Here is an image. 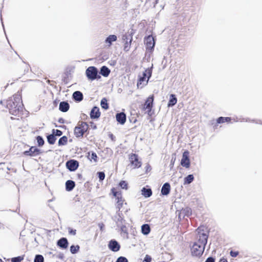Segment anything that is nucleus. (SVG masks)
I'll use <instances>...</instances> for the list:
<instances>
[{
  "label": "nucleus",
  "instance_id": "obj_1",
  "mask_svg": "<svg viewBox=\"0 0 262 262\" xmlns=\"http://www.w3.org/2000/svg\"><path fill=\"white\" fill-rule=\"evenodd\" d=\"M198 232L197 242L194 243L191 249L192 255L195 256H200L203 254L208 238L206 233Z\"/></svg>",
  "mask_w": 262,
  "mask_h": 262
},
{
  "label": "nucleus",
  "instance_id": "obj_2",
  "mask_svg": "<svg viewBox=\"0 0 262 262\" xmlns=\"http://www.w3.org/2000/svg\"><path fill=\"white\" fill-rule=\"evenodd\" d=\"M7 107L10 113L14 115H17L18 112L22 110V103L20 96L18 95L13 96L7 101Z\"/></svg>",
  "mask_w": 262,
  "mask_h": 262
},
{
  "label": "nucleus",
  "instance_id": "obj_3",
  "mask_svg": "<svg viewBox=\"0 0 262 262\" xmlns=\"http://www.w3.org/2000/svg\"><path fill=\"white\" fill-rule=\"evenodd\" d=\"M151 75V71L150 69H146L143 73L142 76L139 78L137 83L138 88H142L144 85H146L149 78Z\"/></svg>",
  "mask_w": 262,
  "mask_h": 262
},
{
  "label": "nucleus",
  "instance_id": "obj_4",
  "mask_svg": "<svg viewBox=\"0 0 262 262\" xmlns=\"http://www.w3.org/2000/svg\"><path fill=\"white\" fill-rule=\"evenodd\" d=\"M88 125L86 123L81 122L78 123L77 126L75 127L74 133L76 137H82L84 132L88 129Z\"/></svg>",
  "mask_w": 262,
  "mask_h": 262
},
{
  "label": "nucleus",
  "instance_id": "obj_5",
  "mask_svg": "<svg viewBox=\"0 0 262 262\" xmlns=\"http://www.w3.org/2000/svg\"><path fill=\"white\" fill-rule=\"evenodd\" d=\"M181 165L186 168H188L190 167V162L189 158V152L187 150H185L182 155V158L181 160Z\"/></svg>",
  "mask_w": 262,
  "mask_h": 262
},
{
  "label": "nucleus",
  "instance_id": "obj_6",
  "mask_svg": "<svg viewBox=\"0 0 262 262\" xmlns=\"http://www.w3.org/2000/svg\"><path fill=\"white\" fill-rule=\"evenodd\" d=\"M97 73V69L94 67H90L86 70V76L91 80L96 78Z\"/></svg>",
  "mask_w": 262,
  "mask_h": 262
},
{
  "label": "nucleus",
  "instance_id": "obj_7",
  "mask_svg": "<svg viewBox=\"0 0 262 262\" xmlns=\"http://www.w3.org/2000/svg\"><path fill=\"white\" fill-rule=\"evenodd\" d=\"M114 220L116 223L117 226L120 227L121 230L123 231V228L125 227V226L123 225L124 220L122 216V213L118 211L116 215L114 216Z\"/></svg>",
  "mask_w": 262,
  "mask_h": 262
},
{
  "label": "nucleus",
  "instance_id": "obj_8",
  "mask_svg": "<svg viewBox=\"0 0 262 262\" xmlns=\"http://www.w3.org/2000/svg\"><path fill=\"white\" fill-rule=\"evenodd\" d=\"M153 101H154V95H151L147 98L146 99L144 106H143V110L146 111V112L149 114L151 108L152 107V104H153Z\"/></svg>",
  "mask_w": 262,
  "mask_h": 262
},
{
  "label": "nucleus",
  "instance_id": "obj_9",
  "mask_svg": "<svg viewBox=\"0 0 262 262\" xmlns=\"http://www.w3.org/2000/svg\"><path fill=\"white\" fill-rule=\"evenodd\" d=\"M129 160L134 168H139L141 166V163L139 161L138 157L135 154H132L129 157Z\"/></svg>",
  "mask_w": 262,
  "mask_h": 262
},
{
  "label": "nucleus",
  "instance_id": "obj_10",
  "mask_svg": "<svg viewBox=\"0 0 262 262\" xmlns=\"http://www.w3.org/2000/svg\"><path fill=\"white\" fill-rule=\"evenodd\" d=\"M145 43L148 49L151 50L155 46V42L154 37L152 36H148L145 39Z\"/></svg>",
  "mask_w": 262,
  "mask_h": 262
},
{
  "label": "nucleus",
  "instance_id": "obj_11",
  "mask_svg": "<svg viewBox=\"0 0 262 262\" xmlns=\"http://www.w3.org/2000/svg\"><path fill=\"white\" fill-rule=\"evenodd\" d=\"M66 166L70 171H74L78 167V163L75 160H70L67 162Z\"/></svg>",
  "mask_w": 262,
  "mask_h": 262
},
{
  "label": "nucleus",
  "instance_id": "obj_12",
  "mask_svg": "<svg viewBox=\"0 0 262 262\" xmlns=\"http://www.w3.org/2000/svg\"><path fill=\"white\" fill-rule=\"evenodd\" d=\"M108 248L112 251L114 252H117L119 250L120 247L117 241L112 240L109 243Z\"/></svg>",
  "mask_w": 262,
  "mask_h": 262
},
{
  "label": "nucleus",
  "instance_id": "obj_13",
  "mask_svg": "<svg viewBox=\"0 0 262 262\" xmlns=\"http://www.w3.org/2000/svg\"><path fill=\"white\" fill-rule=\"evenodd\" d=\"M39 153V150L35 147H31L29 150L25 151L24 154L26 156H33Z\"/></svg>",
  "mask_w": 262,
  "mask_h": 262
},
{
  "label": "nucleus",
  "instance_id": "obj_14",
  "mask_svg": "<svg viewBox=\"0 0 262 262\" xmlns=\"http://www.w3.org/2000/svg\"><path fill=\"white\" fill-rule=\"evenodd\" d=\"M117 36L115 35H109L105 40V43H106V47H110L112 45L113 42L117 40Z\"/></svg>",
  "mask_w": 262,
  "mask_h": 262
},
{
  "label": "nucleus",
  "instance_id": "obj_15",
  "mask_svg": "<svg viewBox=\"0 0 262 262\" xmlns=\"http://www.w3.org/2000/svg\"><path fill=\"white\" fill-rule=\"evenodd\" d=\"M90 115L92 118L95 119L99 118L100 115L99 108L97 107H93L91 112Z\"/></svg>",
  "mask_w": 262,
  "mask_h": 262
},
{
  "label": "nucleus",
  "instance_id": "obj_16",
  "mask_svg": "<svg viewBox=\"0 0 262 262\" xmlns=\"http://www.w3.org/2000/svg\"><path fill=\"white\" fill-rule=\"evenodd\" d=\"M170 190V184L168 183H165L161 189V193L163 195H167L169 194Z\"/></svg>",
  "mask_w": 262,
  "mask_h": 262
},
{
  "label": "nucleus",
  "instance_id": "obj_17",
  "mask_svg": "<svg viewBox=\"0 0 262 262\" xmlns=\"http://www.w3.org/2000/svg\"><path fill=\"white\" fill-rule=\"evenodd\" d=\"M117 121L121 124H123L126 121V116L124 113H121L116 115Z\"/></svg>",
  "mask_w": 262,
  "mask_h": 262
},
{
  "label": "nucleus",
  "instance_id": "obj_18",
  "mask_svg": "<svg viewBox=\"0 0 262 262\" xmlns=\"http://www.w3.org/2000/svg\"><path fill=\"white\" fill-rule=\"evenodd\" d=\"M57 245L63 249H66L68 246V242L66 238H61L57 242Z\"/></svg>",
  "mask_w": 262,
  "mask_h": 262
},
{
  "label": "nucleus",
  "instance_id": "obj_19",
  "mask_svg": "<svg viewBox=\"0 0 262 262\" xmlns=\"http://www.w3.org/2000/svg\"><path fill=\"white\" fill-rule=\"evenodd\" d=\"M59 110L63 112H67L69 109V104L67 102H61L59 104Z\"/></svg>",
  "mask_w": 262,
  "mask_h": 262
},
{
  "label": "nucleus",
  "instance_id": "obj_20",
  "mask_svg": "<svg viewBox=\"0 0 262 262\" xmlns=\"http://www.w3.org/2000/svg\"><path fill=\"white\" fill-rule=\"evenodd\" d=\"M141 231L144 235H148L150 231V228L149 225H143L141 227Z\"/></svg>",
  "mask_w": 262,
  "mask_h": 262
},
{
  "label": "nucleus",
  "instance_id": "obj_21",
  "mask_svg": "<svg viewBox=\"0 0 262 262\" xmlns=\"http://www.w3.org/2000/svg\"><path fill=\"white\" fill-rule=\"evenodd\" d=\"M73 98L77 101H81L83 99L82 94L79 91H76L73 93Z\"/></svg>",
  "mask_w": 262,
  "mask_h": 262
},
{
  "label": "nucleus",
  "instance_id": "obj_22",
  "mask_svg": "<svg viewBox=\"0 0 262 262\" xmlns=\"http://www.w3.org/2000/svg\"><path fill=\"white\" fill-rule=\"evenodd\" d=\"M142 194L146 198L149 197L152 194V191L150 189L143 188L141 190Z\"/></svg>",
  "mask_w": 262,
  "mask_h": 262
},
{
  "label": "nucleus",
  "instance_id": "obj_23",
  "mask_svg": "<svg viewBox=\"0 0 262 262\" xmlns=\"http://www.w3.org/2000/svg\"><path fill=\"white\" fill-rule=\"evenodd\" d=\"M66 189L68 191H70L73 189L75 186V183L74 181L71 180H68L66 183Z\"/></svg>",
  "mask_w": 262,
  "mask_h": 262
},
{
  "label": "nucleus",
  "instance_id": "obj_24",
  "mask_svg": "<svg viewBox=\"0 0 262 262\" xmlns=\"http://www.w3.org/2000/svg\"><path fill=\"white\" fill-rule=\"evenodd\" d=\"M110 73V70L105 66H103L101 68L100 73L104 77H107Z\"/></svg>",
  "mask_w": 262,
  "mask_h": 262
},
{
  "label": "nucleus",
  "instance_id": "obj_25",
  "mask_svg": "<svg viewBox=\"0 0 262 262\" xmlns=\"http://www.w3.org/2000/svg\"><path fill=\"white\" fill-rule=\"evenodd\" d=\"M193 176L192 174H189L187 177L184 178V185L191 183L193 181Z\"/></svg>",
  "mask_w": 262,
  "mask_h": 262
},
{
  "label": "nucleus",
  "instance_id": "obj_26",
  "mask_svg": "<svg viewBox=\"0 0 262 262\" xmlns=\"http://www.w3.org/2000/svg\"><path fill=\"white\" fill-rule=\"evenodd\" d=\"M177 102V99L175 97V96L174 95H173V94H171L170 95V100L169 101V102H168V106H172L174 105V104H176Z\"/></svg>",
  "mask_w": 262,
  "mask_h": 262
},
{
  "label": "nucleus",
  "instance_id": "obj_27",
  "mask_svg": "<svg viewBox=\"0 0 262 262\" xmlns=\"http://www.w3.org/2000/svg\"><path fill=\"white\" fill-rule=\"evenodd\" d=\"M123 203L124 200L122 199V196H120V197H119V198L117 199L116 207L118 208V211H120L121 208L122 207Z\"/></svg>",
  "mask_w": 262,
  "mask_h": 262
},
{
  "label": "nucleus",
  "instance_id": "obj_28",
  "mask_svg": "<svg viewBox=\"0 0 262 262\" xmlns=\"http://www.w3.org/2000/svg\"><path fill=\"white\" fill-rule=\"evenodd\" d=\"M88 157L91 161L93 160L95 162L97 161V156L95 152H92V154L88 152Z\"/></svg>",
  "mask_w": 262,
  "mask_h": 262
},
{
  "label": "nucleus",
  "instance_id": "obj_29",
  "mask_svg": "<svg viewBox=\"0 0 262 262\" xmlns=\"http://www.w3.org/2000/svg\"><path fill=\"white\" fill-rule=\"evenodd\" d=\"M231 120V118L229 117H221L218 118L217 121L219 123H222L225 122H229Z\"/></svg>",
  "mask_w": 262,
  "mask_h": 262
},
{
  "label": "nucleus",
  "instance_id": "obj_30",
  "mask_svg": "<svg viewBox=\"0 0 262 262\" xmlns=\"http://www.w3.org/2000/svg\"><path fill=\"white\" fill-rule=\"evenodd\" d=\"M47 139L48 142L51 144H53L56 140L55 136L53 135L48 136Z\"/></svg>",
  "mask_w": 262,
  "mask_h": 262
},
{
  "label": "nucleus",
  "instance_id": "obj_31",
  "mask_svg": "<svg viewBox=\"0 0 262 262\" xmlns=\"http://www.w3.org/2000/svg\"><path fill=\"white\" fill-rule=\"evenodd\" d=\"M68 141V139L67 137L63 136L61 138L59 139L58 141V144L59 145H65Z\"/></svg>",
  "mask_w": 262,
  "mask_h": 262
},
{
  "label": "nucleus",
  "instance_id": "obj_32",
  "mask_svg": "<svg viewBox=\"0 0 262 262\" xmlns=\"http://www.w3.org/2000/svg\"><path fill=\"white\" fill-rule=\"evenodd\" d=\"M101 106L106 110L108 108V104L107 103V100L105 98H103L101 101Z\"/></svg>",
  "mask_w": 262,
  "mask_h": 262
},
{
  "label": "nucleus",
  "instance_id": "obj_33",
  "mask_svg": "<svg viewBox=\"0 0 262 262\" xmlns=\"http://www.w3.org/2000/svg\"><path fill=\"white\" fill-rule=\"evenodd\" d=\"M79 246L78 245H77V246L72 245L70 247V251L73 254H75L76 252H77V251L79 250Z\"/></svg>",
  "mask_w": 262,
  "mask_h": 262
},
{
  "label": "nucleus",
  "instance_id": "obj_34",
  "mask_svg": "<svg viewBox=\"0 0 262 262\" xmlns=\"http://www.w3.org/2000/svg\"><path fill=\"white\" fill-rule=\"evenodd\" d=\"M24 259V256H19L13 257L11 259V262H21Z\"/></svg>",
  "mask_w": 262,
  "mask_h": 262
},
{
  "label": "nucleus",
  "instance_id": "obj_35",
  "mask_svg": "<svg viewBox=\"0 0 262 262\" xmlns=\"http://www.w3.org/2000/svg\"><path fill=\"white\" fill-rule=\"evenodd\" d=\"M44 258L41 255H36L34 262H43Z\"/></svg>",
  "mask_w": 262,
  "mask_h": 262
},
{
  "label": "nucleus",
  "instance_id": "obj_36",
  "mask_svg": "<svg viewBox=\"0 0 262 262\" xmlns=\"http://www.w3.org/2000/svg\"><path fill=\"white\" fill-rule=\"evenodd\" d=\"M119 186L125 190L127 189V183L125 181H121L119 183Z\"/></svg>",
  "mask_w": 262,
  "mask_h": 262
},
{
  "label": "nucleus",
  "instance_id": "obj_37",
  "mask_svg": "<svg viewBox=\"0 0 262 262\" xmlns=\"http://www.w3.org/2000/svg\"><path fill=\"white\" fill-rule=\"evenodd\" d=\"M37 141L38 145L40 146H42L44 144V140L40 136H38L37 137Z\"/></svg>",
  "mask_w": 262,
  "mask_h": 262
},
{
  "label": "nucleus",
  "instance_id": "obj_38",
  "mask_svg": "<svg viewBox=\"0 0 262 262\" xmlns=\"http://www.w3.org/2000/svg\"><path fill=\"white\" fill-rule=\"evenodd\" d=\"M112 191L113 193L114 196L116 197L117 199H118L119 197H120V196H122L120 193L115 191V188L112 189Z\"/></svg>",
  "mask_w": 262,
  "mask_h": 262
},
{
  "label": "nucleus",
  "instance_id": "obj_39",
  "mask_svg": "<svg viewBox=\"0 0 262 262\" xmlns=\"http://www.w3.org/2000/svg\"><path fill=\"white\" fill-rule=\"evenodd\" d=\"M116 262H128L127 259L123 256L119 257Z\"/></svg>",
  "mask_w": 262,
  "mask_h": 262
},
{
  "label": "nucleus",
  "instance_id": "obj_40",
  "mask_svg": "<svg viewBox=\"0 0 262 262\" xmlns=\"http://www.w3.org/2000/svg\"><path fill=\"white\" fill-rule=\"evenodd\" d=\"M98 177L100 181H102L104 180L105 178V174L103 172H98Z\"/></svg>",
  "mask_w": 262,
  "mask_h": 262
},
{
  "label": "nucleus",
  "instance_id": "obj_41",
  "mask_svg": "<svg viewBox=\"0 0 262 262\" xmlns=\"http://www.w3.org/2000/svg\"><path fill=\"white\" fill-rule=\"evenodd\" d=\"M151 258L148 255H146L144 257L143 262H151Z\"/></svg>",
  "mask_w": 262,
  "mask_h": 262
},
{
  "label": "nucleus",
  "instance_id": "obj_42",
  "mask_svg": "<svg viewBox=\"0 0 262 262\" xmlns=\"http://www.w3.org/2000/svg\"><path fill=\"white\" fill-rule=\"evenodd\" d=\"M53 133L57 136H60L62 134V132L58 129L53 130Z\"/></svg>",
  "mask_w": 262,
  "mask_h": 262
},
{
  "label": "nucleus",
  "instance_id": "obj_43",
  "mask_svg": "<svg viewBox=\"0 0 262 262\" xmlns=\"http://www.w3.org/2000/svg\"><path fill=\"white\" fill-rule=\"evenodd\" d=\"M69 232L70 234L75 235L76 233V230L75 229H72L71 228H69Z\"/></svg>",
  "mask_w": 262,
  "mask_h": 262
},
{
  "label": "nucleus",
  "instance_id": "obj_44",
  "mask_svg": "<svg viewBox=\"0 0 262 262\" xmlns=\"http://www.w3.org/2000/svg\"><path fill=\"white\" fill-rule=\"evenodd\" d=\"M238 252H235V251H231L230 252V255L233 257H236L238 255Z\"/></svg>",
  "mask_w": 262,
  "mask_h": 262
},
{
  "label": "nucleus",
  "instance_id": "obj_45",
  "mask_svg": "<svg viewBox=\"0 0 262 262\" xmlns=\"http://www.w3.org/2000/svg\"><path fill=\"white\" fill-rule=\"evenodd\" d=\"M205 262H214V259L212 257H209L207 259Z\"/></svg>",
  "mask_w": 262,
  "mask_h": 262
},
{
  "label": "nucleus",
  "instance_id": "obj_46",
  "mask_svg": "<svg viewBox=\"0 0 262 262\" xmlns=\"http://www.w3.org/2000/svg\"><path fill=\"white\" fill-rule=\"evenodd\" d=\"M126 44H127V43H126ZM129 47L127 45H126L124 47V50L127 51H128L129 50Z\"/></svg>",
  "mask_w": 262,
  "mask_h": 262
},
{
  "label": "nucleus",
  "instance_id": "obj_47",
  "mask_svg": "<svg viewBox=\"0 0 262 262\" xmlns=\"http://www.w3.org/2000/svg\"><path fill=\"white\" fill-rule=\"evenodd\" d=\"M220 262H227V260L225 258L221 259Z\"/></svg>",
  "mask_w": 262,
  "mask_h": 262
},
{
  "label": "nucleus",
  "instance_id": "obj_48",
  "mask_svg": "<svg viewBox=\"0 0 262 262\" xmlns=\"http://www.w3.org/2000/svg\"><path fill=\"white\" fill-rule=\"evenodd\" d=\"M158 0H157V1H156V4H157V3H158Z\"/></svg>",
  "mask_w": 262,
  "mask_h": 262
},
{
  "label": "nucleus",
  "instance_id": "obj_49",
  "mask_svg": "<svg viewBox=\"0 0 262 262\" xmlns=\"http://www.w3.org/2000/svg\"><path fill=\"white\" fill-rule=\"evenodd\" d=\"M0 262H3V260L1 259H0Z\"/></svg>",
  "mask_w": 262,
  "mask_h": 262
}]
</instances>
